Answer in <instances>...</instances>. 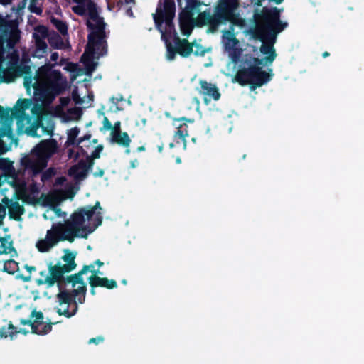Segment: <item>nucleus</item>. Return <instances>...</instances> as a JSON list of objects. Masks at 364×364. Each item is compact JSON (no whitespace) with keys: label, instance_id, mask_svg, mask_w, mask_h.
Listing matches in <instances>:
<instances>
[{"label":"nucleus","instance_id":"1","mask_svg":"<svg viewBox=\"0 0 364 364\" xmlns=\"http://www.w3.org/2000/svg\"><path fill=\"white\" fill-rule=\"evenodd\" d=\"M19 39V31L16 21L0 17V80H6L9 75L7 68H3L2 45L6 42L13 46ZM24 86L28 94L33 92V102L29 100H19L13 109H4L0 107V137L11 134L13 118L16 119L19 133L32 136H41L37 130L41 127L42 133L51 134L53 123L51 117L56 116L63 122L78 120L81 110L68 106V98H60V105L53 109L48 105L55 97L66 87V80L50 65L41 67L34 77H26Z\"/></svg>","mask_w":364,"mask_h":364},{"label":"nucleus","instance_id":"2","mask_svg":"<svg viewBox=\"0 0 364 364\" xmlns=\"http://www.w3.org/2000/svg\"><path fill=\"white\" fill-rule=\"evenodd\" d=\"M279 11L276 9L262 11V15H256L255 26L252 30L253 38L262 41L260 53L264 56L261 59L251 58L245 53L248 45L240 41L230 31L223 32L221 43L224 53L234 63H239L242 68L238 71L236 80L241 85H252V87H261L272 78V70H262L260 65H270L275 59L276 54L273 45L277 34L284 29L287 24L279 20Z\"/></svg>","mask_w":364,"mask_h":364},{"label":"nucleus","instance_id":"3","mask_svg":"<svg viewBox=\"0 0 364 364\" xmlns=\"http://www.w3.org/2000/svg\"><path fill=\"white\" fill-rule=\"evenodd\" d=\"M90 274L87 279L92 287H103L112 289L117 287L114 280L102 277V273L95 269L93 264L85 267L77 275L54 283L53 279L47 277L42 282L48 285L46 294L50 298L55 296L57 304L56 309L59 314L66 317L74 316L77 310V304H82L85 301L86 284L82 275Z\"/></svg>","mask_w":364,"mask_h":364},{"label":"nucleus","instance_id":"4","mask_svg":"<svg viewBox=\"0 0 364 364\" xmlns=\"http://www.w3.org/2000/svg\"><path fill=\"white\" fill-rule=\"evenodd\" d=\"M201 6L198 0H186L185 9L180 15V26L183 34H191L193 23L198 26L208 25L213 29L227 21L238 26L244 25L243 19L237 12L239 7L238 0H220L213 16L205 11H201Z\"/></svg>","mask_w":364,"mask_h":364},{"label":"nucleus","instance_id":"5","mask_svg":"<svg viewBox=\"0 0 364 364\" xmlns=\"http://www.w3.org/2000/svg\"><path fill=\"white\" fill-rule=\"evenodd\" d=\"M77 3L73 6V11L87 16V25L90 29L87 48L82 56L85 73L90 75L95 69L96 60L107 52V31L103 19L98 15L95 4L88 0H74Z\"/></svg>","mask_w":364,"mask_h":364},{"label":"nucleus","instance_id":"6","mask_svg":"<svg viewBox=\"0 0 364 364\" xmlns=\"http://www.w3.org/2000/svg\"><path fill=\"white\" fill-rule=\"evenodd\" d=\"M174 15L175 5L171 0H166L163 4H160L154 15L156 26L166 46V58L173 60L176 53L183 57H188L192 53L203 55L205 52L201 46L194 43L190 44L186 40H180L176 36L172 22Z\"/></svg>","mask_w":364,"mask_h":364},{"label":"nucleus","instance_id":"7","mask_svg":"<svg viewBox=\"0 0 364 364\" xmlns=\"http://www.w3.org/2000/svg\"><path fill=\"white\" fill-rule=\"evenodd\" d=\"M102 208L97 202L93 207L87 206L74 212L63 224L72 241L75 237L86 238L102 223Z\"/></svg>","mask_w":364,"mask_h":364},{"label":"nucleus","instance_id":"8","mask_svg":"<svg viewBox=\"0 0 364 364\" xmlns=\"http://www.w3.org/2000/svg\"><path fill=\"white\" fill-rule=\"evenodd\" d=\"M14 308L16 311L21 310L22 312L21 314L22 315L30 314V319L21 320V323L25 327L15 328L16 334H26L31 331L38 335H45L51 331V324L44 321L42 312L38 311L36 309H31L24 302H21L20 304L15 306ZM10 329H14V326L11 324H10L8 328V330Z\"/></svg>","mask_w":364,"mask_h":364},{"label":"nucleus","instance_id":"9","mask_svg":"<svg viewBox=\"0 0 364 364\" xmlns=\"http://www.w3.org/2000/svg\"><path fill=\"white\" fill-rule=\"evenodd\" d=\"M102 150V146L100 145L96 147L90 145L75 146V150L70 151V157H72L74 153H76L78 164L70 168L69 171L70 176L77 181L83 180L87 176L88 169L92 166V159L98 158Z\"/></svg>","mask_w":364,"mask_h":364},{"label":"nucleus","instance_id":"10","mask_svg":"<svg viewBox=\"0 0 364 364\" xmlns=\"http://www.w3.org/2000/svg\"><path fill=\"white\" fill-rule=\"evenodd\" d=\"M56 149V142L54 140L43 141L36 146L29 156L21 160V163L26 169H31L35 173H38L46 166L48 159Z\"/></svg>","mask_w":364,"mask_h":364},{"label":"nucleus","instance_id":"11","mask_svg":"<svg viewBox=\"0 0 364 364\" xmlns=\"http://www.w3.org/2000/svg\"><path fill=\"white\" fill-rule=\"evenodd\" d=\"M75 192L73 189L66 191H54L48 195L42 196L40 202L42 205L46 206L48 208L43 214V218L46 220H53L55 218H65V213L62 212L56 206L63 200L68 198H73Z\"/></svg>","mask_w":364,"mask_h":364},{"label":"nucleus","instance_id":"12","mask_svg":"<svg viewBox=\"0 0 364 364\" xmlns=\"http://www.w3.org/2000/svg\"><path fill=\"white\" fill-rule=\"evenodd\" d=\"M67 235L68 232L63 224L54 223L52 228L47 230L45 237L36 242V247L41 252H48L61 240L73 242Z\"/></svg>","mask_w":364,"mask_h":364},{"label":"nucleus","instance_id":"13","mask_svg":"<svg viewBox=\"0 0 364 364\" xmlns=\"http://www.w3.org/2000/svg\"><path fill=\"white\" fill-rule=\"evenodd\" d=\"M193 123V119H187L186 118L177 119L173 121V126L177 129L173 138L176 144H182L183 150L186 148V137L188 136L186 122Z\"/></svg>","mask_w":364,"mask_h":364},{"label":"nucleus","instance_id":"14","mask_svg":"<svg viewBox=\"0 0 364 364\" xmlns=\"http://www.w3.org/2000/svg\"><path fill=\"white\" fill-rule=\"evenodd\" d=\"M48 34L47 28L44 26H38L35 29L33 38L36 41V49L33 53V55L37 58H41L46 53L47 45L45 41Z\"/></svg>","mask_w":364,"mask_h":364},{"label":"nucleus","instance_id":"15","mask_svg":"<svg viewBox=\"0 0 364 364\" xmlns=\"http://www.w3.org/2000/svg\"><path fill=\"white\" fill-rule=\"evenodd\" d=\"M201 90L200 92L204 97L205 102L213 100H218L220 97V94L218 89L215 85L208 83L205 81L200 82Z\"/></svg>","mask_w":364,"mask_h":364},{"label":"nucleus","instance_id":"16","mask_svg":"<svg viewBox=\"0 0 364 364\" xmlns=\"http://www.w3.org/2000/svg\"><path fill=\"white\" fill-rule=\"evenodd\" d=\"M111 140L119 145L128 146L130 144V139L126 132L121 131H112Z\"/></svg>","mask_w":364,"mask_h":364},{"label":"nucleus","instance_id":"17","mask_svg":"<svg viewBox=\"0 0 364 364\" xmlns=\"http://www.w3.org/2000/svg\"><path fill=\"white\" fill-rule=\"evenodd\" d=\"M73 99L76 104L82 105L83 107H89L92 101V96L90 95H84L82 97L78 94V90L76 89L73 92Z\"/></svg>","mask_w":364,"mask_h":364},{"label":"nucleus","instance_id":"18","mask_svg":"<svg viewBox=\"0 0 364 364\" xmlns=\"http://www.w3.org/2000/svg\"><path fill=\"white\" fill-rule=\"evenodd\" d=\"M0 255L9 254L11 255V256H14L16 255V252L12 247L9 238H0Z\"/></svg>","mask_w":364,"mask_h":364},{"label":"nucleus","instance_id":"19","mask_svg":"<svg viewBox=\"0 0 364 364\" xmlns=\"http://www.w3.org/2000/svg\"><path fill=\"white\" fill-rule=\"evenodd\" d=\"M10 216L12 218L18 220L23 213V209L18 202H12L8 205Z\"/></svg>","mask_w":364,"mask_h":364},{"label":"nucleus","instance_id":"20","mask_svg":"<svg viewBox=\"0 0 364 364\" xmlns=\"http://www.w3.org/2000/svg\"><path fill=\"white\" fill-rule=\"evenodd\" d=\"M79 129L77 127L72 128L68 132V139L67 144L68 145H73L77 144V145L82 144L85 141L84 139H80L76 140V137L79 134Z\"/></svg>","mask_w":364,"mask_h":364},{"label":"nucleus","instance_id":"21","mask_svg":"<svg viewBox=\"0 0 364 364\" xmlns=\"http://www.w3.org/2000/svg\"><path fill=\"white\" fill-rule=\"evenodd\" d=\"M75 257V254L74 252H65V255L63 257V259L67 262V264L64 266L63 270L69 271L75 267L74 259Z\"/></svg>","mask_w":364,"mask_h":364},{"label":"nucleus","instance_id":"22","mask_svg":"<svg viewBox=\"0 0 364 364\" xmlns=\"http://www.w3.org/2000/svg\"><path fill=\"white\" fill-rule=\"evenodd\" d=\"M19 269L18 264L14 260H7L4 262V269L9 274H14Z\"/></svg>","mask_w":364,"mask_h":364},{"label":"nucleus","instance_id":"23","mask_svg":"<svg viewBox=\"0 0 364 364\" xmlns=\"http://www.w3.org/2000/svg\"><path fill=\"white\" fill-rule=\"evenodd\" d=\"M50 43L55 48H64L67 46V43L63 41L58 36L55 35L50 38Z\"/></svg>","mask_w":364,"mask_h":364},{"label":"nucleus","instance_id":"24","mask_svg":"<svg viewBox=\"0 0 364 364\" xmlns=\"http://www.w3.org/2000/svg\"><path fill=\"white\" fill-rule=\"evenodd\" d=\"M51 22L62 34L66 33L67 26L65 24V23H63L60 19L55 18H53L51 19Z\"/></svg>","mask_w":364,"mask_h":364},{"label":"nucleus","instance_id":"25","mask_svg":"<svg viewBox=\"0 0 364 364\" xmlns=\"http://www.w3.org/2000/svg\"><path fill=\"white\" fill-rule=\"evenodd\" d=\"M41 4V0H31L29 5L31 11L40 14L42 12Z\"/></svg>","mask_w":364,"mask_h":364},{"label":"nucleus","instance_id":"26","mask_svg":"<svg viewBox=\"0 0 364 364\" xmlns=\"http://www.w3.org/2000/svg\"><path fill=\"white\" fill-rule=\"evenodd\" d=\"M16 334V331L14 332H9L6 328H3L0 329V339L6 338L7 337H10L13 338L14 335Z\"/></svg>","mask_w":364,"mask_h":364},{"label":"nucleus","instance_id":"27","mask_svg":"<svg viewBox=\"0 0 364 364\" xmlns=\"http://www.w3.org/2000/svg\"><path fill=\"white\" fill-rule=\"evenodd\" d=\"M103 341H104L103 337L98 336L97 338H93L90 339L89 343L98 344V343H102Z\"/></svg>","mask_w":364,"mask_h":364},{"label":"nucleus","instance_id":"28","mask_svg":"<svg viewBox=\"0 0 364 364\" xmlns=\"http://www.w3.org/2000/svg\"><path fill=\"white\" fill-rule=\"evenodd\" d=\"M6 215L5 208L0 204V225H1L2 219Z\"/></svg>","mask_w":364,"mask_h":364},{"label":"nucleus","instance_id":"29","mask_svg":"<svg viewBox=\"0 0 364 364\" xmlns=\"http://www.w3.org/2000/svg\"><path fill=\"white\" fill-rule=\"evenodd\" d=\"M76 68L77 66L75 64L68 63L65 68L70 72H75Z\"/></svg>","mask_w":364,"mask_h":364},{"label":"nucleus","instance_id":"30","mask_svg":"<svg viewBox=\"0 0 364 364\" xmlns=\"http://www.w3.org/2000/svg\"><path fill=\"white\" fill-rule=\"evenodd\" d=\"M59 58V55L57 52H54L51 54L50 59L53 61H57Z\"/></svg>","mask_w":364,"mask_h":364},{"label":"nucleus","instance_id":"31","mask_svg":"<svg viewBox=\"0 0 364 364\" xmlns=\"http://www.w3.org/2000/svg\"><path fill=\"white\" fill-rule=\"evenodd\" d=\"M104 127L106 129L111 128V123L108 121V119L107 118L104 119Z\"/></svg>","mask_w":364,"mask_h":364},{"label":"nucleus","instance_id":"32","mask_svg":"<svg viewBox=\"0 0 364 364\" xmlns=\"http://www.w3.org/2000/svg\"><path fill=\"white\" fill-rule=\"evenodd\" d=\"M120 122H117L114 124V128L112 129V131H120Z\"/></svg>","mask_w":364,"mask_h":364},{"label":"nucleus","instance_id":"33","mask_svg":"<svg viewBox=\"0 0 364 364\" xmlns=\"http://www.w3.org/2000/svg\"><path fill=\"white\" fill-rule=\"evenodd\" d=\"M145 124H146V119H141L140 123L136 122V125L137 126H140L141 125V126L144 127Z\"/></svg>","mask_w":364,"mask_h":364},{"label":"nucleus","instance_id":"34","mask_svg":"<svg viewBox=\"0 0 364 364\" xmlns=\"http://www.w3.org/2000/svg\"><path fill=\"white\" fill-rule=\"evenodd\" d=\"M137 165H138V161H137V160H134V161H132L131 162V166H132V168H135V167H136V166H137Z\"/></svg>","mask_w":364,"mask_h":364},{"label":"nucleus","instance_id":"35","mask_svg":"<svg viewBox=\"0 0 364 364\" xmlns=\"http://www.w3.org/2000/svg\"><path fill=\"white\" fill-rule=\"evenodd\" d=\"M25 268L27 269L29 273H31L32 271L35 270V268L33 267H28L27 265L25 266Z\"/></svg>","mask_w":364,"mask_h":364},{"label":"nucleus","instance_id":"36","mask_svg":"<svg viewBox=\"0 0 364 364\" xmlns=\"http://www.w3.org/2000/svg\"><path fill=\"white\" fill-rule=\"evenodd\" d=\"M10 0H0V3L2 4H9Z\"/></svg>","mask_w":364,"mask_h":364},{"label":"nucleus","instance_id":"37","mask_svg":"<svg viewBox=\"0 0 364 364\" xmlns=\"http://www.w3.org/2000/svg\"><path fill=\"white\" fill-rule=\"evenodd\" d=\"M158 150H159V152H161L162 150H163V146H158Z\"/></svg>","mask_w":364,"mask_h":364},{"label":"nucleus","instance_id":"38","mask_svg":"<svg viewBox=\"0 0 364 364\" xmlns=\"http://www.w3.org/2000/svg\"><path fill=\"white\" fill-rule=\"evenodd\" d=\"M138 150H139V151H144V146L139 147V148H138Z\"/></svg>","mask_w":364,"mask_h":364},{"label":"nucleus","instance_id":"39","mask_svg":"<svg viewBox=\"0 0 364 364\" xmlns=\"http://www.w3.org/2000/svg\"><path fill=\"white\" fill-rule=\"evenodd\" d=\"M25 69H26V70H25V71H23V72H24V73H27V72H28V70H29V69H30V68H29V67L26 66V67H25Z\"/></svg>","mask_w":364,"mask_h":364},{"label":"nucleus","instance_id":"40","mask_svg":"<svg viewBox=\"0 0 364 364\" xmlns=\"http://www.w3.org/2000/svg\"><path fill=\"white\" fill-rule=\"evenodd\" d=\"M96 263L99 265V266H101L102 265V263L100 261H97Z\"/></svg>","mask_w":364,"mask_h":364},{"label":"nucleus","instance_id":"41","mask_svg":"<svg viewBox=\"0 0 364 364\" xmlns=\"http://www.w3.org/2000/svg\"><path fill=\"white\" fill-rule=\"evenodd\" d=\"M63 181H64V179H63V178H59V179H58V183H61Z\"/></svg>","mask_w":364,"mask_h":364},{"label":"nucleus","instance_id":"42","mask_svg":"<svg viewBox=\"0 0 364 364\" xmlns=\"http://www.w3.org/2000/svg\"><path fill=\"white\" fill-rule=\"evenodd\" d=\"M173 146H174V144H173V143H171V144H170V147H171V148H172V147H173Z\"/></svg>","mask_w":364,"mask_h":364},{"label":"nucleus","instance_id":"43","mask_svg":"<svg viewBox=\"0 0 364 364\" xmlns=\"http://www.w3.org/2000/svg\"><path fill=\"white\" fill-rule=\"evenodd\" d=\"M127 14H128L129 16H132V12H130L129 11H127Z\"/></svg>","mask_w":364,"mask_h":364},{"label":"nucleus","instance_id":"44","mask_svg":"<svg viewBox=\"0 0 364 364\" xmlns=\"http://www.w3.org/2000/svg\"><path fill=\"white\" fill-rule=\"evenodd\" d=\"M102 174H103V172L100 171V173H99V176H102Z\"/></svg>","mask_w":364,"mask_h":364},{"label":"nucleus","instance_id":"45","mask_svg":"<svg viewBox=\"0 0 364 364\" xmlns=\"http://www.w3.org/2000/svg\"><path fill=\"white\" fill-rule=\"evenodd\" d=\"M176 161H177V163H180L181 160L179 159H177Z\"/></svg>","mask_w":364,"mask_h":364},{"label":"nucleus","instance_id":"46","mask_svg":"<svg viewBox=\"0 0 364 364\" xmlns=\"http://www.w3.org/2000/svg\"><path fill=\"white\" fill-rule=\"evenodd\" d=\"M323 55H324V56H327V55H328V53H325L323 54Z\"/></svg>","mask_w":364,"mask_h":364},{"label":"nucleus","instance_id":"47","mask_svg":"<svg viewBox=\"0 0 364 364\" xmlns=\"http://www.w3.org/2000/svg\"><path fill=\"white\" fill-rule=\"evenodd\" d=\"M75 77H76V75H73V76L72 77V79L73 80V79H74V78H75Z\"/></svg>","mask_w":364,"mask_h":364},{"label":"nucleus","instance_id":"48","mask_svg":"<svg viewBox=\"0 0 364 364\" xmlns=\"http://www.w3.org/2000/svg\"><path fill=\"white\" fill-rule=\"evenodd\" d=\"M178 3L181 4V0H178Z\"/></svg>","mask_w":364,"mask_h":364}]
</instances>
